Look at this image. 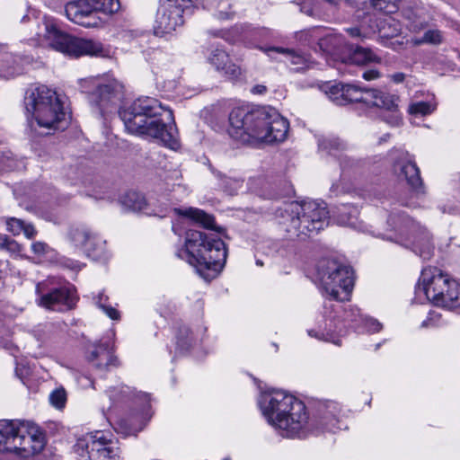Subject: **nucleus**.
I'll list each match as a JSON object with an SVG mask.
<instances>
[{
    "instance_id": "1",
    "label": "nucleus",
    "mask_w": 460,
    "mask_h": 460,
    "mask_svg": "<svg viewBox=\"0 0 460 460\" xmlns=\"http://www.w3.org/2000/svg\"><path fill=\"white\" fill-rule=\"evenodd\" d=\"M119 117L129 133L159 139L172 150L180 148L172 112L158 100L148 96L137 98L119 111Z\"/></svg>"
},
{
    "instance_id": "2",
    "label": "nucleus",
    "mask_w": 460,
    "mask_h": 460,
    "mask_svg": "<svg viewBox=\"0 0 460 460\" xmlns=\"http://www.w3.org/2000/svg\"><path fill=\"white\" fill-rule=\"evenodd\" d=\"M288 128V121L270 108L237 107L229 115L228 134L243 144L252 138L266 144L282 142Z\"/></svg>"
},
{
    "instance_id": "3",
    "label": "nucleus",
    "mask_w": 460,
    "mask_h": 460,
    "mask_svg": "<svg viewBox=\"0 0 460 460\" xmlns=\"http://www.w3.org/2000/svg\"><path fill=\"white\" fill-rule=\"evenodd\" d=\"M268 422L282 437H302L307 430L308 414L305 403L284 390H272L259 402Z\"/></svg>"
},
{
    "instance_id": "4",
    "label": "nucleus",
    "mask_w": 460,
    "mask_h": 460,
    "mask_svg": "<svg viewBox=\"0 0 460 460\" xmlns=\"http://www.w3.org/2000/svg\"><path fill=\"white\" fill-rule=\"evenodd\" d=\"M177 256L193 266L206 281H210L223 270L227 251L223 240L216 234L189 230L184 248L178 251Z\"/></svg>"
},
{
    "instance_id": "5",
    "label": "nucleus",
    "mask_w": 460,
    "mask_h": 460,
    "mask_svg": "<svg viewBox=\"0 0 460 460\" xmlns=\"http://www.w3.org/2000/svg\"><path fill=\"white\" fill-rule=\"evenodd\" d=\"M323 92L328 98L337 105H346L350 102H362L367 107H376L392 112L387 123L399 126L402 116L398 111L399 97L385 93L378 89L363 88L355 84L329 83L323 85Z\"/></svg>"
},
{
    "instance_id": "6",
    "label": "nucleus",
    "mask_w": 460,
    "mask_h": 460,
    "mask_svg": "<svg viewBox=\"0 0 460 460\" xmlns=\"http://www.w3.org/2000/svg\"><path fill=\"white\" fill-rule=\"evenodd\" d=\"M45 437L38 426L19 420H0V452H14L23 458L40 453Z\"/></svg>"
},
{
    "instance_id": "7",
    "label": "nucleus",
    "mask_w": 460,
    "mask_h": 460,
    "mask_svg": "<svg viewBox=\"0 0 460 460\" xmlns=\"http://www.w3.org/2000/svg\"><path fill=\"white\" fill-rule=\"evenodd\" d=\"M393 233L382 238L411 248L423 260H429L434 252L431 238L425 227L402 212H394L387 219Z\"/></svg>"
},
{
    "instance_id": "8",
    "label": "nucleus",
    "mask_w": 460,
    "mask_h": 460,
    "mask_svg": "<svg viewBox=\"0 0 460 460\" xmlns=\"http://www.w3.org/2000/svg\"><path fill=\"white\" fill-rule=\"evenodd\" d=\"M26 112L31 114L41 128L58 129L66 118L63 103L57 93L46 85H40L26 93Z\"/></svg>"
},
{
    "instance_id": "9",
    "label": "nucleus",
    "mask_w": 460,
    "mask_h": 460,
    "mask_svg": "<svg viewBox=\"0 0 460 460\" xmlns=\"http://www.w3.org/2000/svg\"><path fill=\"white\" fill-rule=\"evenodd\" d=\"M416 292L429 301L449 309L460 306V285L437 268L422 270Z\"/></svg>"
},
{
    "instance_id": "10",
    "label": "nucleus",
    "mask_w": 460,
    "mask_h": 460,
    "mask_svg": "<svg viewBox=\"0 0 460 460\" xmlns=\"http://www.w3.org/2000/svg\"><path fill=\"white\" fill-rule=\"evenodd\" d=\"M321 286L330 299L349 300L353 288L352 270L335 260L321 263L318 270Z\"/></svg>"
},
{
    "instance_id": "11",
    "label": "nucleus",
    "mask_w": 460,
    "mask_h": 460,
    "mask_svg": "<svg viewBox=\"0 0 460 460\" xmlns=\"http://www.w3.org/2000/svg\"><path fill=\"white\" fill-rule=\"evenodd\" d=\"M294 212V210H292ZM287 231L297 237L317 234L328 226V210L324 202L306 201L296 207Z\"/></svg>"
},
{
    "instance_id": "12",
    "label": "nucleus",
    "mask_w": 460,
    "mask_h": 460,
    "mask_svg": "<svg viewBox=\"0 0 460 460\" xmlns=\"http://www.w3.org/2000/svg\"><path fill=\"white\" fill-rule=\"evenodd\" d=\"M45 37L50 46L70 57L99 56L103 52L102 44L93 40L78 38L60 31L54 24H45Z\"/></svg>"
},
{
    "instance_id": "13",
    "label": "nucleus",
    "mask_w": 460,
    "mask_h": 460,
    "mask_svg": "<svg viewBox=\"0 0 460 460\" xmlns=\"http://www.w3.org/2000/svg\"><path fill=\"white\" fill-rule=\"evenodd\" d=\"M81 89L89 94L91 103L105 115L116 109L121 97L122 85L115 79L86 78L81 80Z\"/></svg>"
},
{
    "instance_id": "14",
    "label": "nucleus",
    "mask_w": 460,
    "mask_h": 460,
    "mask_svg": "<svg viewBox=\"0 0 460 460\" xmlns=\"http://www.w3.org/2000/svg\"><path fill=\"white\" fill-rule=\"evenodd\" d=\"M74 451L82 460H122L116 443L101 430L78 438L74 446Z\"/></svg>"
},
{
    "instance_id": "15",
    "label": "nucleus",
    "mask_w": 460,
    "mask_h": 460,
    "mask_svg": "<svg viewBox=\"0 0 460 460\" xmlns=\"http://www.w3.org/2000/svg\"><path fill=\"white\" fill-rule=\"evenodd\" d=\"M190 0H160L154 32L163 37L172 34L184 23L183 13L190 6Z\"/></svg>"
},
{
    "instance_id": "16",
    "label": "nucleus",
    "mask_w": 460,
    "mask_h": 460,
    "mask_svg": "<svg viewBox=\"0 0 460 460\" xmlns=\"http://www.w3.org/2000/svg\"><path fill=\"white\" fill-rule=\"evenodd\" d=\"M70 240L76 247L84 250L86 255L94 261L102 258L105 252V242L96 236L86 226H76L70 230Z\"/></svg>"
},
{
    "instance_id": "17",
    "label": "nucleus",
    "mask_w": 460,
    "mask_h": 460,
    "mask_svg": "<svg viewBox=\"0 0 460 460\" xmlns=\"http://www.w3.org/2000/svg\"><path fill=\"white\" fill-rule=\"evenodd\" d=\"M77 301L71 287L62 286L52 288L39 298V305L52 311H66L73 308Z\"/></svg>"
},
{
    "instance_id": "18",
    "label": "nucleus",
    "mask_w": 460,
    "mask_h": 460,
    "mask_svg": "<svg viewBox=\"0 0 460 460\" xmlns=\"http://www.w3.org/2000/svg\"><path fill=\"white\" fill-rule=\"evenodd\" d=\"M65 13L70 21L84 27H94L99 23L96 18L97 12L88 0H75L67 3Z\"/></svg>"
},
{
    "instance_id": "19",
    "label": "nucleus",
    "mask_w": 460,
    "mask_h": 460,
    "mask_svg": "<svg viewBox=\"0 0 460 460\" xmlns=\"http://www.w3.org/2000/svg\"><path fill=\"white\" fill-rule=\"evenodd\" d=\"M394 172L400 179H404L416 191L422 189L420 169L407 152H401L393 165Z\"/></svg>"
},
{
    "instance_id": "20",
    "label": "nucleus",
    "mask_w": 460,
    "mask_h": 460,
    "mask_svg": "<svg viewBox=\"0 0 460 460\" xmlns=\"http://www.w3.org/2000/svg\"><path fill=\"white\" fill-rule=\"evenodd\" d=\"M207 59L217 71L228 79H236L241 75V68L231 61L229 55L222 49H212Z\"/></svg>"
},
{
    "instance_id": "21",
    "label": "nucleus",
    "mask_w": 460,
    "mask_h": 460,
    "mask_svg": "<svg viewBox=\"0 0 460 460\" xmlns=\"http://www.w3.org/2000/svg\"><path fill=\"white\" fill-rule=\"evenodd\" d=\"M349 45L341 34H329L319 40V46L324 52L341 62L346 60Z\"/></svg>"
},
{
    "instance_id": "22",
    "label": "nucleus",
    "mask_w": 460,
    "mask_h": 460,
    "mask_svg": "<svg viewBox=\"0 0 460 460\" xmlns=\"http://www.w3.org/2000/svg\"><path fill=\"white\" fill-rule=\"evenodd\" d=\"M89 360L99 371L108 370L111 366H117V358L106 344H100L91 351Z\"/></svg>"
},
{
    "instance_id": "23",
    "label": "nucleus",
    "mask_w": 460,
    "mask_h": 460,
    "mask_svg": "<svg viewBox=\"0 0 460 460\" xmlns=\"http://www.w3.org/2000/svg\"><path fill=\"white\" fill-rule=\"evenodd\" d=\"M262 51H264L270 58H273V54H283L285 55L287 60L290 62L291 65L296 66L295 69L296 71L302 70L304 68H307L310 66L311 61L306 55L295 52L292 49L279 48V47H271L268 49L260 48Z\"/></svg>"
},
{
    "instance_id": "24",
    "label": "nucleus",
    "mask_w": 460,
    "mask_h": 460,
    "mask_svg": "<svg viewBox=\"0 0 460 460\" xmlns=\"http://www.w3.org/2000/svg\"><path fill=\"white\" fill-rule=\"evenodd\" d=\"M424 13V9L419 5H406L402 10V16L408 21V28L414 32H419L427 26Z\"/></svg>"
},
{
    "instance_id": "25",
    "label": "nucleus",
    "mask_w": 460,
    "mask_h": 460,
    "mask_svg": "<svg viewBox=\"0 0 460 460\" xmlns=\"http://www.w3.org/2000/svg\"><path fill=\"white\" fill-rule=\"evenodd\" d=\"M346 60L342 63H352L357 65H367L368 63H379L380 58L373 53L369 49L357 47L353 49L352 45H349Z\"/></svg>"
},
{
    "instance_id": "26",
    "label": "nucleus",
    "mask_w": 460,
    "mask_h": 460,
    "mask_svg": "<svg viewBox=\"0 0 460 460\" xmlns=\"http://www.w3.org/2000/svg\"><path fill=\"white\" fill-rule=\"evenodd\" d=\"M174 211L181 216L186 217L196 223L200 224L205 228H212L214 225V217L205 213L203 210L194 208L185 209L175 208Z\"/></svg>"
},
{
    "instance_id": "27",
    "label": "nucleus",
    "mask_w": 460,
    "mask_h": 460,
    "mask_svg": "<svg viewBox=\"0 0 460 460\" xmlns=\"http://www.w3.org/2000/svg\"><path fill=\"white\" fill-rule=\"evenodd\" d=\"M122 204L128 210L136 212H142L146 208V201L145 197L137 191L128 192L123 197Z\"/></svg>"
},
{
    "instance_id": "28",
    "label": "nucleus",
    "mask_w": 460,
    "mask_h": 460,
    "mask_svg": "<svg viewBox=\"0 0 460 460\" xmlns=\"http://www.w3.org/2000/svg\"><path fill=\"white\" fill-rule=\"evenodd\" d=\"M358 209L353 206L341 205L338 208L337 221L340 225L355 226Z\"/></svg>"
},
{
    "instance_id": "29",
    "label": "nucleus",
    "mask_w": 460,
    "mask_h": 460,
    "mask_svg": "<svg viewBox=\"0 0 460 460\" xmlns=\"http://www.w3.org/2000/svg\"><path fill=\"white\" fill-rule=\"evenodd\" d=\"M318 146L321 150L332 155H337L338 151L346 148V144L337 137H322L318 139Z\"/></svg>"
},
{
    "instance_id": "30",
    "label": "nucleus",
    "mask_w": 460,
    "mask_h": 460,
    "mask_svg": "<svg viewBox=\"0 0 460 460\" xmlns=\"http://www.w3.org/2000/svg\"><path fill=\"white\" fill-rule=\"evenodd\" d=\"M97 13L107 15L113 14L119 11L120 4L119 0H88Z\"/></svg>"
},
{
    "instance_id": "31",
    "label": "nucleus",
    "mask_w": 460,
    "mask_h": 460,
    "mask_svg": "<svg viewBox=\"0 0 460 460\" xmlns=\"http://www.w3.org/2000/svg\"><path fill=\"white\" fill-rule=\"evenodd\" d=\"M443 36L440 31L438 30H429L425 31L423 36L420 39L415 40V44H432L438 45L442 42Z\"/></svg>"
},
{
    "instance_id": "32",
    "label": "nucleus",
    "mask_w": 460,
    "mask_h": 460,
    "mask_svg": "<svg viewBox=\"0 0 460 460\" xmlns=\"http://www.w3.org/2000/svg\"><path fill=\"white\" fill-rule=\"evenodd\" d=\"M434 107L427 102H417L409 105L408 111L415 116H426L433 112Z\"/></svg>"
},
{
    "instance_id": "33",
    "label": "nucleus",
    "mask_w": 460,
    "mask_h": 460,
    "mask_svg": "<svg viewBox=\"0 0 460 460\" xmlns=\"http://www.w3.org/2000/svg\"><path fill=\"white\" fill-rule=\"evenodd\" d=\"M49 402L57 409H63L66 402V393L64 388H58L49 394Z\"/></svg>"
},
{
    "instance_id": "34",
    "label": "nucleus",
    "mask_w": 460,
    "mask_h": 460,
    "mask_svg": "<svg viewBox=\"0 0 460 460\" xmlns=\"http://www.w3.org/2000/svg\"><path fill=\"white\" fill-rule=\"evenodd\" d=\"M363 316L359 314L357 308L350 307L344 310L342 319L344 322L349 323L350 327H357L363 321Z\"/></svg>"
},
{
    "instance_id": "35",
    "label": "nucleus",
    "mask_w": 460,
    "mask_h": 460,
    "mask_svg": "<svg viewBox=\"0 0 460 460\" xmlns=\"http://www.w3.org/2000/svg\"><path fill=\"white\" fill-rule=\"evenodd\" d=\"M106 300H108V297L104 296L102 293H100L96 304L111 319H119V313L115 308L107 305L105 304Z\"/></svg>"
},
{
    "instance_id": "36",
    "label": "nucleus",
    "mask_w": 460,
    "mask_h": 460,
    "mask_svg": "<svg viewBox=\"0 0 460 460\" xmlns=\"http://www.w3.org/2000/svg\"><path fill=\"white\" fill-rule=\"evenodd\" d=\"M0 248L5 249L10 253L17 255H21V252L22 250L21 244H19L15 240L7 236L0 238Z\"/></svg>"
},
{
    "instance_id": "37",
    "label": "nucleus",
    "mask_w": 460,
    "mask_h": 460,
    "mask_svg": "<svg viewBox=\"0 0 460 460\" xmlns=\"http://www.w3.org/2000/svg\"><path fill=\"white\" fill-rule=\"evenodd\" d=\"M231 7V4L227 0H221L217 4V18L222 20L231 19L234 13V11L230 10Z\"/></svg>"
},
{
    "instance_id": "38",
    "label": "nucleus",
    "mask_w": 460,
    "mask_h": 460,
    "mask_svg": "<svg viewBox=\"0 0 460 460\" xmlns=\"http://www.w3.org/2000/svg\"><path fill=\"white\" fill-rule=\"evenodd\" d=\"M441 314L436 311H431L426 320L421 323V328L438 327L440 324Z\"/></svg>"
},
{
    "instance_id": "39",
    "label": "nucleus",
    "mask_w": 460,
    "mask_h": 460,
    "mask_svg": "<svg viewBox=\"0 0 460 460\" xmlns=\"http://www.w3.org/2000/svg\"><path fill=\"white\" fill-rule=\"evenodd\" d=\"M24 222L15 217L9 218L6 222L7 230L13 235H18L23 229Z\"/></svg>"
},
{
    "instance_id": "40",
    "label": "nucleus",
    "mask_w": 460,
    "mask_h": 460,
    "mask_svg": "<svg viewBox=\"0 0 460 460\" xmlns=\"http://www.w3.org/2000/svg\"><path fill=\"white\" fill-rule=\"evenodd\" d=\"M31 250L36 255L44 256L49 252L50 248L43 242H35L31 244Z\"/></svg>"
},
{
    "instance_id": "41",
    "label": "nucleus",
    "mask_w": 460,
    "mask_h": 460,
    "mask_svg": "<svg viewBox=\"0 0 460 460\" xmlns=\"http://www.w3.org/2000/svg\"><path fill=\"white\" fill-rule=\"evenodd\" d=\"M362 323H364L367 331L371 332H379L382 328V324L373 318L364 317Z\"/></svg>"
},
{
    "instance_id": "42",
    "label": "nucleus",
    "mask_w": 460,
    "mask_h": 460,
    "mask_svg": "<svg viewBox=\"0 0 460 460\" xmlns=\"http://www.w3.org/2000/svg\"><path fill=\"white\" fill-rule=\"evenodd\" d=\"M0 167L6 171H12L19 168L17 163L9 157H3L0 159Z\"/></svg>"
},
{
    "instance_id": "43",
    "label": "nucleus",
    "mask_w": 460,
    "mask_h": 460,
    "mask_svg": "<svg viewBox=\"0 0 460 460\" xmlns=\"http://www.w3.org/2000/svg\"><path fill=\"white\" fill-rule=\"evenodd\" d=\"M341 308V305L339 304H334L332 301L326 302L324 304V316L330 319H335L336 315H332V312H328V310L338 312Z\"/></svg>"
},
{
    "instance_id": "44",
    "label": "nucleus",
    "mask_w": 460,
    "mask_h": 460,
    "mask_svg": "<svg viewBox=\"0 0 460 460\" xmlns=\"http://www.w3.org/2000/svg\"><path fill=\"white\" fill-rule=\"evenodd\" d=\"M108 393H109V396H110L111 400L117 401V400H119L120 398L124 397L125 395L128 394L129 388L123 386L120 388L119 394L115 393V389L109 390Z\"/></svg>"
},
{
    "instance_id": "45",
    "label": "nucleus",
    "mask_w": 460,
    "mask_h": 460,
    "mask_svg": "<svg viewBox=\"0 0 460 460\" xmlns=\"http://www.w3.org/2000/svg\"><path fill=\"white\" fill-rule=\"evenodd\" d=\"M22 232H23L24 235L28 239H32L37 234V231L32 225L25 223L23 224V229Z\"/></svg>"
},
{
    "instance_id": "46",
    "label": "nucleus",
    "mask_w": 460,
    "mask_h": 460,
    "mask_svg": "<svg viewBox=\"0 0 460 460\" xmlns=\"http://www.w3.org/2000/svg\"><path fill=\"white\" fill-rule=\"evenodd\" d=\"M362 77L367 81H371L379 78L380 73L376 69L367 70L362 74Z\"/></svg>"
},
{
    "instance_id": "47",
    "label": "nucleus",
    "mask_w": 460,
    "mask_h": 460,
    "mask_svg": "<svg viewBox=\"0 0 460 460\" xmlns=\"http://www.w3.org/2000/svg\"><path fill=\"white\" fill-rule=\"evenodd\" d=\"M190 332L189 328L186 326L180 328L179 335L177 338L178 339V341H177L178 346H183L185 344V342L183 341V336L188 337Z\"/></svg>"
},
{
    "instance_id": "48",
    "label": "nucleus",
    "mask_w": 460,
    "mask_h": 460,
    "mask_svg": "<svg viewBox=\"0 0 460 460\" xmlns=\"http://www.w3.org/2000/svg\"><path fill=\"white\" fill-rule=\"evenodd\" d=\"M338 424L339 420L335 417H332L330 420V422L325 424V429L331 432H335L337 429H341Z\"/></svg>"
},
{
    "instance_id": "49",
    "label": "nucleus",
    "mask_w": 460,
    "mask_h": 460,
    "mask_svg": "<svg viewBox=\"0 0 460 460\" xmlns=\"http://www.w3.org/2000/svg\"><path fill=\"white\" fill-rule=\"evenodd\" d=\"M391 80L395 84H401L405 79V75L402 72L394 73L390 75Z\"/></svg>"
},
{
    "instance_id": "50",
    "label": "nucleus",
    "mask_w": 460,
    "mask_h": 460,
    "mask_svg": "<svg viewBox=\"0 0 460 460\" xmlns=\"http://www.w3.org/2000/svg\"><path fill=\"white\" fill-rule=\"evenodd\" d=\"M146 56H148L147 60L153 63L155 61V59L162 57L163 53L159 49H154V50H152L151 53L146 52Z\"/></svg>"
},
{
    "instance_id": "51",
    "label": "nucleus",
    "mask_w": 460,
    "mask_h": 460,
    "mask_svg": "<svg viewBox=\"0 0 460 460\" xmlns=\"http://www.w3.org/2000/svg\"><path fill=\"white\" fill-rule=\"evenodd\" d=\"M251 92L254 94H263L267 92V87L262 84L254 85Z\"/></svg>"
},
{
    "instance_id": "52",
    "label": "nucleus",
    "mask_w": 460,
    "mask_h": 460,
    "mask_svg": "<svg viewBox=\"0 0 460 460\" xmlns=\"http://www.w3.org/2000/svg\"><path fill=\"white\" fill-rule=\"evenodd\" d=\"M346 31L352 38H358L361 36L360 30L358 27L348 28Z\"/></svg>"
},
{
    "instance_id": "53",
    "label": "nucleus",
    "mask_w": 460,
    "mask_h": 460,
    "mask_svg": "<svg viewBox=\"0 0 460 460\" xmlns=\"http://www.w3.org/2000/svg\"><path fill=\"white\" fill-rule=\"evenodd\" d=\"M214 173L220 180L226 179V177L220 172H215Z\"/></svg>"
},
{
    "instance_id": "54",
    "label": "nucleus",
    "mask_w": 460,
    "mask_h": 460,
    "mask_svg": "<svg viewBox=\"0 0 460 460\" xmlns=\"http://www.w3.org/2000/svg\"><path fill=\"white\" fill-rule=\"evenodd\" d=\"M302 11H303L304 13H305L306 14H308V15H312V13H312V10H309V9H308V10H305V11L302 9Z\"/></svg>"
},
{
    "instance_id": "55",
    "label": "nucleus",
    "mask_w": 460,
    "mask_h": 460,
    "mask_svg": "<svg viewBox=\"0 0 460 460\" xmlns=\"http://www.w3.org/2000/svg\"><path fill=\"white\" fill-rule=\"evenodd\" d=\"M256 264H257L258 266H262V265H263V262H262L261 260H257V261H256Z\"/></svg>"
},
{
    "instance_id": "56",
    "label": "nucleus",
    "mask_w": 460,
    "mask_h": 460,
    "mask_svg": "<svg viewBox=\"0 0 460 460\" xmlns=\"http://www.w3.org/2000/svg\"><path fill=\"white\" fill-rule=\"evenodd\" d=\"M233 182H234V185H236V186L240 184V182H239L238 181H233Z\"/></svg>"
},
{
    "instance_id": "57",
    "label": "nucleus",
    "mask_w": 460,
    "mask_h": 460,
    "mask_svg": "<svg viewBox=\"0 0 460 460\" xmlns=\"http://www.w3.org/2000/svg\"><path fill=\"white\" fill-rule=\"evenodd\" d=\"M325 1H326V2H328V3H330V4H334V1H333V0H325Z\"/></svg>"
},
{
    "instance_id": "58",
    "label": "nucleus",
    "mask_w": 460,
    "mask_h": 460,
    "mask_svg": "<svg viewBox=\"0 0 460 460\" xmlns=\"http://www.w3.org/2000/svg\"><path fill=\"white\" fill-rule=\"evenodd\" d=\"M313 332H314L313 331H309V332H308V333H309V335H310V336H313Z\"/></svg>"
},
{
    "instance_id": "59",
    "label": "nucleus",
    "mask_w": 460,
    "mask_h": 460,
    "mask_svg": "<svg viewBox=\"0 0 460 460\" xmlns=\"http://www.w3.org/2000/svg\"><path fill=\"white\" fill-rule=\"evenodd\" d=\"M224 460H229V459H224Z\"/></svg>"
}]
</instances>
